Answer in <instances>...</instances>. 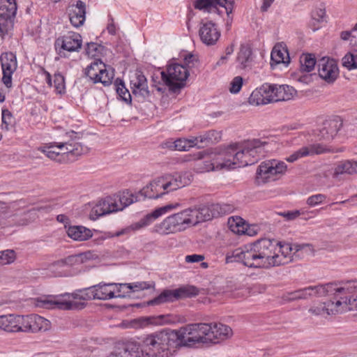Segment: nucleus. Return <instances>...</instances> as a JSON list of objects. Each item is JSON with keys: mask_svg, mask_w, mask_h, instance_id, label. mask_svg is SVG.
Instances as JSON below:
<instances>
[{"mask_svg": "<svg viewBox=\"0 0 357 357\" xmlns=\"http://www.w3.org/2000/svg\"><path fill=\"white\" fill-rule=\"evenodd\" d=\"M169 314L166 315H158L146 317L145 319L148 324L153 325H162L165 324L169 323L171 321Z\"/></svg>", "mask_w": 357, "mask_h": 357, "instance_id": "obj_52", "label": "nucleus"}, {"mask_svg": "<svg viewBox=\"0 0 357 357\" xmlns=\"http://www.w3.org/2000/svg\"><path fill=\"white\" fill-rule=\"evenodd\" d=\"M220 31L217 24L212 21L202 22L200 24L199 36L201 41L207 46L216 44L220 37Z\"/></svg>", "mask_w": 357, "mask_h": 357, "instance_id": "obj_18", "label": "nucleus"}, {"mask_svg": "<svg viewBox=\"0 0 357 357\" xmlns=\"http://www.w3.org/2000/svg\"><path fill=\"white\" fill-rule=\"evenodd\" d=\"M229 225L230 229L236 234L252 236L250 230L247 229V225L240 217H236V218H232L231 220L229 219Z\"/></svg>", "mask_w": 357, "mask_h": 357, "instance_id": "obj_38", "label": "nucleus"}, {"mask_svg": "<svg viewBox=\"0 0 357 357\" xmlns=\"http://www.w3.org/2000/svg\"><path fill=\"white\" fill-rule=\"evenodd\" d=\"M105 47L96 43H88L85 49L86 54L91 57L102 54Z\"/></svg>", "mask_w": 357, "mask_h": 357, "instance_id": "obj_48", "label": "nucleus"}, {"mask_svg": "<svg viewBox=\"0 0 357 357\" xmlns=\"http://www.w3.org/2000/svg\"><path fill=\"white\" fill-rule=\"evenodd\" d=\"M180 206L178 203L169 204L164 206L155 209L153 212L147 214L142 218L139 223L141 226H146L151 224L153 220L161 216L162 215Z\"/></svg>", "mask_w": 357, "mask_h": 357, "instance_id": "obj_29", "label": "nucleus"}, {"mask_svg": "<svg viewBox=\"0 0 357 357\" xmlns=\"http://www.w3.org/2000/svg\"><path fill=\"white\" fill-rule=\"evenodd\" d=\"M191 138L196 139V140L194 142L195 147L202 149L205 146H208V144H206V139H204V136L203 135L197 137H191Z\"/></svg>", "mask_w": 357, "mask_h": 357, "instance_id": "obj_60", "label": "nucleus"}, {"mask_svg": "<svg viewBox=\"0 0 357 357\" xmlns=\"http://www.w3.org/2000/svg\"><path fill=\"white\" fill-rule=\"evenodd\" d=\"M82 295L80 296L81 300H96V296L95 295V285L81 289Z\"/></svg>", "mask_w": 357, "mask_h": 357, "instance_id": "obj_56", "label": "nucleus"}, {"mask_svg": "<svg viewBox=\"0 0 357 357\" xmlns=\"http://www.w3.org/2000/svg\"><path fill=\"white\" fill-rule=\"evenodd\" d=\"M304 212L301 210H295L287 212H283L280 213V215L283 216L288 220H294L298 218L300 215L303 214Z\"/></svg>", "mask_w": 357, "mask_h": 357, "instance_id": "obj_59", "label": "nucleus"}, {"mask_svg": "<svg viewBox=\"0 0 357 357\" xmlns=\"http://www.w3.org/2000/svg\"><path fill=\"white\" fill-rule=\"evenodd\" d=\"M273 86L274 102L289 100L296 93L295 89L288 85L273 84Z\"/></svg>", "mask_w": 357, "mask_h": 357, "instance_id": "obj_33", "label": "nucleus"}, {"mask_svg": "<svg viewBox=\"0 0 357 357\" xmlns=\"http://www.w3.org/2000/svg\"><path fill=\"white\" fill-rule=\"evenodd\" d=\"M357 279L342 281V282H356ZM356 284V283H355ZM330 300L318 306L310 308L309 312L314 315L335 314L348 308L349 310H357V289L351 291L344 290L340 294L327 296Z\"/></svg>", "mask_w": 357, "mask_h": 357, "instance_id": "obj_5", "label": "nucleus"}, {"mask_svg": "<svg viewBox=\"0 0 357 357\" xmlns=\"http://www.w3.org/2000/svg\"><path fill=\"white\" fill-rule=\"evenodd\" d=\"M273 246L266 240H257L252 243L235 249L226 255L227 264L241 262L252 268H270L274 264Z\"/></svg>", "mask_w": 357, "mask_h": 357, "instance_id": "obj_2", "label": "nucleus"}, {"mask_svg": "<svg viewBox=\"0 0 357 357\" xmlns=\"http://www.w3.org/2000/svg\"><path fill=\"white\" fill-rule=\"evenodd\" d=\"M68 236L77 241H86L92 237V231L83 226H69L66 230Z\"/></svg>", "mask_w": 357, "mask_h": 357, "instance_id": "obj_31", "label": "nucleus"}, {"mask_svg": "<svg viewBox=\"0 0 357 357\" xmlns=\"http://www.w3.org/2000/svg\"><path fill=\"white\" fill-rule=\"evenodd\" d=\"M260 240L268 241L273 246L272 256L273 257L274 264L271 265L270 268L284 264L287 263L286 258L293 250H295V252H298L305 246L304 245H291L287 243H282L270 238H261Z\"/></svg>", "mask_w": 357, "mask_h": 357, "instance_id": "obj_11", "label": "nucleus"}, {"mask_svg": "<svg viewBox=\"0 0 357 357\" xmlns=\"http://www.w3.org/2000/svg\"><path fill=\"white\" fill-rule=\"evenodd\" d=\"M199 222L208 221L213 218L229 214L234 210V206L229 204H212L203 205L197 208Z\"/></svg>", "mask_w": 357, "mask_h": 357, "instance_id": "obj_12", "label": "nucleus"}, {"mask_svg": "<svg viewBox=\"0 0 357 357\" xmlns=\"http://www.w3.org/2000/svg\"><path fill=\"white\" fill-rule=\"evenodd\" d=\"M152 82L153 85L156 88L157 91L162 93L165 92L166 89L165 86V84L161 79L160 72L158 71L153 73L152 75Z\"/></svg>", "mask_w": 357, "mask_h": 357, "instance_id": "obj_55", "label": "nucleus"}, {"mask_svg": "<svg viewBox=\"0 0 357 357\" xmlns=\"http://www.w3.org/2000/svg\"><path fill=\"white\" fill-rule=\"evenodd\" d=\"M243 85V78L240 76L235 77L231 82L229 91L231 93H237L240 91Z\"/></svg>", "mask_w": 357, "mask_h": 357, "instance_id": "obj_57", "label": "nucleus"}, {"mask_svg": "<svg viewBox=\"0 0 357 357\" xmlns=\"http://www.w3.org/2000/svg\"><path fill=\"white\" fill-rule=\"evenodd\" d=\"M104 65L105 63L100 59H96L85 69V75L93 82L97 76L102 72Z\"/></svg>", "mask_w": 357, "mask_h": 357, "instance_id": "obj_39", "label": "nucleus"}, {"mask_svg": "<svg viewBox=\"0 0 357 357\" xmlns=\"http://www.w3.org/2000/svg\"><path fill=\"white\" fill-rule=\"evenodd\" d=\"M277 149V143L268 138L252 139L234 143L224 149L212 163L217 169H235L255 164Z\"/></svg>", "mask_w": 357, "mask_h": 357, "instance_id": "obj_1", "label": "nucleus"}, {"mask_svg": "<svg viewBox=\"0 0 357 357\" xmlns=\"http://www.w3.org/2000/svg\"><path fill=\"white\" fill-rule=\"evenodd\" d=\"M328 151L326 147L322 144H312L310 146H303L299 150L296 151L289 157L286 158V160L289 162H294L300 158L308 155L310 154L316 153L321 154Z\"/></svg>", "mask_w": 357, "mask_h": 357, "instance_id": "obj_26", "label": "nucleus"}, {"mask_svg": "<svg viewBox=\"0 0 357 357\" xmlns=\"http://www.w3.org/2000/svg\"><path fill=\"white\" fill-rule=\"evenodd\" d=\"M102 72L97 76V78H96L93 83L100 82L104 86H108L112 84L114 77V72L108 71L106 69L105 64L104 65V68H102Z\"/></svg>", "mask_w": 357, "mask_h": 357, "instance_id": "obj_46", "label": "nucleus"}, {"mask_svg": "<svg viewBox=\"0 0 357 357\" xmlns=\"http://www.w3.org/2000/svg\"><path fill=\"white\" fill-rule=\"evenodd\" d=\"M326 199V196L324 194H316L309 197L306 200V204L314 207L323 203Z\"/></svg>", "mask_w": 357, "mask_h": 357, "instance_id": "obj_54", "label": "nucleus"}, {"mask_svg": "<svg viewBox=\"0 0 357 357\" xmlns=\"http://www.w3.org/2000/svg\"><path fill=\"white\" fill-rule=\"evenodd\" d=\"M206 133L211 137V140L213 144L218 142L221 138L220 133L213 130L206 132Z\"/></svg>", "mask_w": 357, "mask_h": 357, "instance_id": "obj_64", "label": "nucleus"}, {"mask_svg": "<svg viewBox=\"0 0 357 357\" xmlns=\"http://www.w3.org/2000/svg\"><path fill=\"white\" fill-rule=\"evenodd\" d=\"M185 213L184 220L187 226L196 225L199 223V213L197 208H189L182 211Z\"/></svg>", "mask_w": 357, "mask_h": 357, "instance_id": "obj_44", "label": "nucleus"}, {"mask_svg": "<svg viewBox=\"0 0 357 357\" xmlns=\"http://www.w3.org/2000/svg\"><path fill=\"white\" fill-rule=\"evenodd\" d=\"M190 183V180L186 174H167L151 181L139 191V195L143 199H158Z\"/></svg>", "mask_w": 357, "mask_h": 357, "instance_id": "obj_4", "label": "nucleus"}, {"mask_svg": "<svg viewBox=\"0 0 357 357\" xmlns=\"http://www.w3.org/2000/svg\"><path fill=\"white\" fill-rule=\"evenodd\" d=\"M211 330L208 324L197 323L187 324L178 330H172L176 335L177 347H191L197 343H208L207 332Z\"/></svg>", "mask_w": 357, "mask_h": 357, "instance_id": "obj_7", "label": "nucleus"}, {"mask_svg": "<svg viewBox=\"0 0 357 357\" xmlns=\"http://www.w3.org/2000/svg\"><path fill=\"white\" fill-rule=\"evenodd\" d=\"M54 87L57 93H62L65 89L64 77L60 73L54 75Z\"/></svg>", "mask_w": 357, "mask_h": 357, "instance_id": "obj_53", "label": "nucleus"}, {"mask_svg": "<svg viewBox=\"0 0 357 357\" xmlns=\"http://www.w3.org/2000/svg\"><path fill=\"white\" fill-rule=\"evenodd\" d=\"M161 79L174 92L184 86V82L189 76V72L183 65L170 63L167 66L166 70L160 71Z\"/></svg>", "mask_w": 357, "mask_h": 357, "instance_id": "obj_9", "label": "nucleus"}, {"mask_svg": "<svg viewBox=\"0 0 357 357\" xmlns=\"http://www.w3.org/2000/svg\"><path fill=\"white\" fill-rule=\"evenodd\" d=\"M50 328V321L36 314H29V333L46 331Z\"/></svg>", "mask_w": 357, "mask_h": 357, "instance_id": "obj_32", "label": "nucleus"}, {"mask_svg": "<svg viewBox=\"0 0 357 357\" xmlns=\"http://www.w3.org/2000/svg\"><path fill=\"white\" fill-rule=\"evenodd\" d=\"M199 290L194 286H184L175 289H165L158 296L147 302L148 305L172 303L183 298L195 296Z\"/></svg>", "mask_w": 357, "mask_h": 357, "instance_id": "obj_10", "label": "nucleus"}, {"mask_svg": "<svg viewBox=\"0 0 357 357\" xmlns=\"http://www.w3.org/2000/svg\"><path fill=\"white\" fill-rule=\"evenodd\" d=\"M115 90L118 96L127 104H131L132 97L129 91L126 89L123 81L117 78L114 82Z\"/></svg>", "mask_w": 357, "mask_h": 357, "instance_id": "obj_42", "label": "nucleus"}, {"mask_svg": "<svg viewBox=\"0 0 357 357\" xmlns=\"http://www.w3.org/2000/svg\"><path fill=\"white\" fill-rule=\"evenodd\" d=\"M35 305L45 309L70 310L73 307V303L70 301H61L59 300L50 299L48 298H36Z\"/></svg>", "mask_w": 357, "mask_h": 357, "instance_id": "obj_27", "label": "nucleus"}, {"mask_svg": "<svg viewBox=\"0 0 357 357\" xmlns=\"http://www.w3.org/2000/svg\"><path fill=\"white\" fill-rule=\"evenodd\" d=\"M342 174H357V161L345 160L340 162L335 168L334 175L337 176Z\"/></svg>", "mask_w": 357, "mask_h": 357, "instance_id": "obj_37", "label": "nucleus"}, {"mask_svg": "<svg viewBox=\"0 0 357 357\" xmlns=\"http://www.w3.org/2000/svg\"><path fill=\"white\" fill-rule=\"evenodd\" d=\"M343 122L340 118H335L324 121L317 134L319 139L330 142L336 136L342 127Z\"/></svg>", "mask_w": 357, "mask_h": 357, "instance_id": "obj_19", "label": "nucleus"}, {"mask_svg": "<svg viewBox=\"0 0 357 357\" xmlns=\"http://www.w3.org/2000/svg\"><path fill=\"white\" fill-rule=\"evenodd\" d=\"M326 10L324 8H314L310 14V17L324 22L326 18Z\"/></svg>", "mask_w": 357, "mask_h": 357, "instance_id": "obj_58", "label": "nucleus"}, {"mask_svg": "<svg viewBox=\"0 0 357 357\" xmlns=\"http://www.w3.org/2000/svg\"><path fill=\"white\" fill-rule=\"evenodd\" d=\"M271 61L275 63V64L279 63H289L290 61V58L288 54V52L285 49H280L275 46L271 52Z\"/></svg>", "mask_w": 357, "mask_h": 357, "instance_id": "obj_41", "label": "nucleus"}, {"mask_svg": "<svg viewBox=\"0 0 357 357\" xmlns=\"http://www.w3.org/2000/svg\"><path fill=\"white\" fill-rule=\"evenodd\" d=\"M2 68V82L7 88L12 86V75L17 69L16 56L12 52L2 54L0 56Z\"/></svg>", "mask_w": 357, "mask_h": 357, "instance_id": "obj_17", "label": "nucleus"}, {"mask_svg": "<svg viewBox=\"0 0 357 357\" xmlns=\"http://www.w3.org/2000/svg\"><path fill=\"white\" fill-rule=\"evenodd\" d=\"M116 283H100L95 285V295L98 300H109L113 298L125 297L124 294H116Z\"/></svg>", "mask_w": 357, "mask_h": 357, "instance_id": "obj_25", "label": "nucleus"}, {"mask_svg": "<svg viewBox=\"0 0 357 357\" xmlns=\"http://www.w3.org/2000/svg\"><path fill=\"white\" fill-rule=\"evenodd\" d=\"M15 252L13 250H6L0 252V265H6L13 263L15 259Z\"/></svg>", "mask_w": 357, "mask_h": 357, "instance_id": "obj_51", "label": "nucleus"}, {"mask_svg": "<svg viewBox=\"0 0 357 357\" xmlns=\"http://www.w3.org/2000/svg\"><path fill=\"white\" fill-rule=\"evenodd\" d=\"M300 70L302 73H310L316 65V59L313 54H303L300 57Z\"/></svg>", "mask_w": 357, "mask_h": 357, "instance_id": "obj_40", "label": "nucleus"}, {"mask_svg": "<svg viewBox=\"0 0 357 357\" xmlns=\"http://www.w3.org/2000/svg\"><path fill=\"white\" fill-rule=\"evenodd\" d=\"M252 59V52L250 47L248 45H241L236 57L238 67L245 69L250 66Z\"/></svg>", "mask_w": 357, "mask_h": 357, "instance_id": "obj_34", "label": "nucleus"}, {"mask_svg": "<svg viewBox=\"0 0 357 357\" xmlns=\"http://www.w3.org/2000/svg\"><path fill=\"white\" fill-rule=\"evenodd\" d=\"M9 19L0 17V36L8 32V25Z\"/></svg>", "mask_w": 357, "mask_h": 357, "instance_id": "obj_62", "label": "nucleus"}, {"mask_svg": "<svg viewBox=\"0 0 357 357\" xmlns=\"http://www.w3.org/2000/svg\"><path fill=\"white\" fill-rule=\"evenodd\" d=\"M16 12L15 0H0V17L9 19L10 22L15 16Z\"/></svg>", "mask_w": 357, "mask_h": 357, "instance_id": "obj_35", "label": "nucleus"}, {"mask_svg": "<svg viewBox=\"0 0 357 357\" xmlns=\"http://www.w3.org/2000/svg\"><path fill=\"white\" fill-rule=\"evenodd\" d=\"M68 15L70 23L75 27L83 25L86 18V4L81 0L76 1L75 4L69 6Z\"/></svg>", "mask_w": 357, "mask_h": 357, "instance_id": "obj_22", "label": "nucleus"}, {"mask_svg": "<svg viewBox=\"0 0 357 357\" xmlns=\"http://www.w3.org/2000/svg\"><path fill=\"white\" fill-rule=\"evenodd\" d=\"M2 125L1 128L8 130L14 123V119L12 113L8 109H2Z\"/></svg>", "mask_w": 357, "mask_h": 357, "instance_id": "obj_50", "label": "nucleus"}, {"mask_svg": "<svg viewBox=\"0 0 357 357\" xmlns=\"http://www.w3.org/2000/svg\"><path fill=\"white\" fill-rule=\"evenodd\" d=\"M112 197L116 201L118 211H122L126 206L142 199L139 192L137 194H132L128 190L118 195H114Z\"/></svg>", "mask_w": 357, "mask_h": 357, "instance_id": "obj_28", "label": "nucleus"}, {"mask_svg": "<svg viewBox=\"0 0 357 357\" xmlns=\"http://www.w3.org/2000/svg\"><path fill=\"white\" fill-rule=\"evenodd\" d=\"M83 132L70 130L65 135L66 140L63 142L54 143L48 146L39 149L45 155L51 160L61 162L66 157L73 160L75 158L70 157H77L88 153L89 148L77 140L82 139Z\"/></svg>", "mask_w": 357, "mask_h": 357, "instance_id": "obj_3", "label": "nucleus"}, {"mask_svg": "<svg viewBox=\"0 0 357 357\" xmlns=\"http://www.w3.org/2000/svg\"><path fill=\"white\" fill-rule=\"evenodd\" d=\"M204 259V256L202 255H191L185 257V261L188 263H195L202 261Z\"/></svg>", "mask_w": 357, "mask_h": 357, "instance_id": "obj_61", "label": "nucleus"}, {"mask_svg": "<svg viewBox=\"0 0 357 357\" xmlns=\"http://www.w3.org/2000/svg\"><path fill=\"white\" fill-rule=\"evenodd\" d=\"M116 211H118L116 201L113 199L112 196L107 197L99 201L93 207L90 213V218L92 220H96L100 216Z\"/></svg>", "mask_w": 357, "mask_h": 357, "instance_id": "obj_20", "label": "nucleus"}, {"mask_svg": "<svg viewBox=\"0 0 357 357\" xmlns=\"http://www.w3.org/2000/svg\"><path fill=\"white\" fill-rule=\"evenodd\" d=\"M356 282H328L324 284L309 286L307 287L298 289L288 294L286 300L294 301L298 299H307L312 296L321 297L323 296H331V294H340L342 291H351L357 289Z\"/></svg>", "mask_w": 357, "mask_h": 357, "instance_id": "obj_6", "label": "nucleus"}, {"mask_svg": "<svg viewBox=\"0 0 357 357\" xmlns=\"http://www.w3.org/2000/svg\"><path fill=\"white\" fill-rule=\"evenodd\" d=\"M342 66L348 70L357 69V54L349 52L342 59Z\"/></svg>", "mask_w": 357, "mask_h": 357, "instance_id": "obj_47", "label": "nucleus"}, {"mask_svg": "<svg viewBox=\"0 0 357 357\" xmlns=\"http://www.w3.org/2000/svg\"><path fill=\"white\" fill-rule=\"evenodd\" d=\"M82 36L79 33H72L58 38L55 46L68 52H77L82 47Z\"/></svg>", "mask_w": 357, "mask_h": 357, "instance_id": "obj_21", "label": "nucleus"}, {"mask_svg": "<svg viewBox=\"0 0 357 357\" xmlns=\"http://www.w3.org/2000/svg\"><path fill=\"white\" fill-rule=\"evenodd\" d=\"M126 286V288L129 290L126 291V294L131 292L139 291L145 289H149L151 288H154L155 282H135L132 283H125L121 284V286Z\"/></svg>", "mask_w": 357, "mask_h": 357, "instance_id": "obj_43", "label": "nucleus"}, {"mask_svg": "<svg viewBox=\"0 0 357 357\" xmlns=\"http://www.w3.org/2000/svg\"><path fill=\"white\" fill-rule=\"evenodd\" d=\"M17 332L29 333V315H17Z\"/></svg>", "mask_w": 357, "mask_h": 357, "instance_id": "obj_49", "label": "nucleus"}, {"mask_svg": "<svg viewBox=\"0 0 357 357\" xmlns=\"http://www.w3.org/2000/svg\"><path fill=\"white\" fill-rule=\"evenodd\" d=\"M321 23V22H320L318 20H316V18H312V17H310V20L308 22V26L313 31H315L320 29Z\"/></svg>", "mask_w": 357, "mask_h": 357, "instance_id": "obj_63", "label": "nucleus"}, {"mask_svg": "<svg viewBox=\"0 0 357 357\" xmlns=\"http://www.w3.org/2000/svg\"><path fill=\"white\" fill-rule=\"evenodd\" d=\"M182 211L166 218L161 223L155 225V231L162 234H168L183 230L186 228Z\"/></svg>", "mask_w": 357, "mask_h": 357, "instance_id": "obj_13", "label": "nucleus"}, {"mask_svg": "<svg viewBox=\"0 0 357 357\" xmlns=\"http://www.w3.org/2000/svg\"><path fill=\"white\" fill-rule=\"evenodd\" d=\"M287 171V164L281 160L272 159L262 162L257 167L255 182L261 185L275 181Z\"/></svg>", "mask_w": 357, "mask_h": 357, "instance_id": "obj_8", "label": "nucleus"}, {"mask_svg": "<svg viewBox=\"0 0 357 357\" xmlns=\"http://www.w3.org/2000/svg\"><path fill=\"white\" fill-rule=\"evenodd\" d=\"M211 330L207 332L208 343H218L220 340L229 337L232 334L231 328L220 323L208 324Z\"/></svg>", "mask_w": 357, "mask_h": 357, "instance_id": "obj_23", "label": "nucleus"}, {"mask_svg": "<svg viewBox=\"0 0 357 357\" xmlns=\"http://www.w3.org/2000/svg\"><path fill=\"white\" fill-rule=\"evenodd\" d=\"M91 256V253L84 252L78 255H74L67 257L66 258L57 261L52 264L50 266V268H54V267L59 266L62 267L65 265L66 266H74L76 264H79L84 263L86 259H89Z\"/></svg>", "mask_w": 357, "mask_h": 357, "instance_id": "obj_30", "label": "nucleus"}, {"mask_svg": "<svg viewBox=\"0 0 357 357\" xmlns=\"http://www.w3.org/2000/svg\"><path fill=\"white\" fill-rule=\"evenodd\" d=\"M196 139H192L191 137L179 138L174 142V150L180 151H188L190 148L195 147L194 142Z\"/></svg>", "mask_w": 357, "mask_h": 357, "instance_id": "obj_45", "label": "nucleus"}, {"mask_svg": "<svg viewBox=\"0 0 357 357\" xmlns=\"http://www.w3.org/2000/svg\"><path fill=\"white\" fill-rule=\"evenodd\" d=\"M273 84L265 83L252 91L248 102L252 105H267L274 102Z\"/></svg>", "mask_w": 357, "mask_h": 357, "instance_id": "obj_16", "label": "nucleus"}, {"mask_svg": "<svg viewBox=\"0 0 357 357\" xmlns=\"http://www.w3.org/2000/svg\"><path fill=\"white\" fill-rule=\"evenodd\" d=\"M319 76L328 84L333 83L339 76V68L335 60L323 57L318 63Z\"/></svg>", "mask_w": 357, "mask_h": 357, "instance_id": "obj_15", "label": "nucleus"}, {"mask_svg": "<svg viewBox=\"0 0 357 357\" xmlns=\"http://www.w3.org/2000/svg\"><path fill=\"white\" fill-rule=\"evenodd\" d=\"M195 8L199 10H204L207 12H216L218 11V6L225 8L227 15V26H230L232 22V17L230 14L233 11L234 1L228 0H196L194 3Z\"/></svg>", "mask_w": 357, "mask_h": 357, "instance_id": "obj_14", "label": "nucleus"}, {"mask_svg": "<svg viewBox=\"0 0 357 357\" xmlns=\"http://www.w3.org/2000/svg\"><path fill=\"white\" fill-rule=\"evenodd\" d=\"M132 93L144 100L149 96L150 92L148 89L147 80L141 71L135 73V78L130 81Z\"/></svg>", "mask_w": 357, "mask_h": 357, "instance_id": "obj_24", "label": "nucleus"}, {"mask_svg": "<svg viewBox=\"0 0 357 357\" xmlns=\"http://www.w3.org/2000/svg\"><path fill=\"white\" fill-rule=\"evenodd\" d=\"M18 328H17V314L0 316V330L8 333H15Z\"/></svg>", "mask_w": 357, "mask_h": 357, "instance_id": "obj_36", "label": "nucleus"}]
</instances>
